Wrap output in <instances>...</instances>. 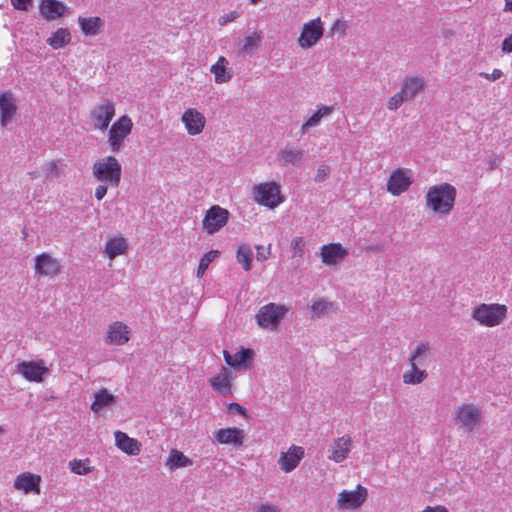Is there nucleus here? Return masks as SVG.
<instances>
[{"label": "nucleus", "instance_id": "40", "mask_svg": "<svg viewBox=\"0 0 512 512\" xmlns=\"http://www.w3.org/2000/svg\"><path fill=\"white\" fill-rule=\"evenodd\" d=\"M68 468L72 473L80 476L88 475L95 470V467L91 465V460L89 458L72 459L68 463Z\"/></svg>", "mask_w": 512, "mask_h": 512}, {"label": "nucleus", "instance_id": "23", "mask_svg": "<svg viewBox=\"0 0 512 512\" xmlns=\"http://www.w3.org/2000/svg\"><path fill=\"white\" fill-rule=\"evenodd\" d=\"M77 23L85 37H96L105 28V20L99 16H79Z\"/></svg>", "mask_w": 512, "mask_h": 512}, {"label": "nucleus", "instance_id": "49", "mask_svg": "<svg viewBox=\"0 0 512 512\" xmlns=\"http://www.w3.org/2000/svg\"><path fill=\"white\" fill-rule=\"evenodd\" d=\"M479 75L486 80L495 81L503 76V72L500 69H494L492 73L481 72Z\"/></svg>", "mask_w": 512, "mask_h": 512}, {"label": "nucleus", "instance_id": "29", "mask_svg": "<svg viewBox=\"0 0 512 512\" xmlns=\"http://www.w3.org/2000/svg\"><path fill=\"white\" fill-rule=\"evenodd\" d=\"M114 438L116 447L127 455L136 456L140 453L141 444L137 439L129 437L122 431H116Z\"/></svg>", "mask_w": 512, "mask_h": 512}, {"label": "nucleus", "instance_id": "7", "mask_svg": "<svg viewBox=\"0 0 512 512\" xmlns=\"http://www.w3.org/2000/svg\"><path fill=\"white\" fill-rule=\"evenodd\" d=\"M116 114V104L111 99H104L97 103L90 110L91 125L95 130L104 131L108 129Z\"/></svg>", "mask_w": 512, "mask_h": 512}, {"label": "nucleus", "instance_id": "35", "mask_svg": "<svg viewBox=\"0 0 512 512\" xmlns=\"http://www.w3.org/2000/svg\"><path fill=\"white\" fill-rule=\"evenodd\" d=\"M66 164L62 159H55L44 163L41 167L44 177L48 181L60 178L63 173Z\"/></svg>", "mask_w": 512, "mask_h": 512}, {"label": "nucleus", "instance_id": "58", "mask_svg": "<svg viewBox=\"0 0 512 512\" xmlns=\"http://www.w3.org/2000/svg\"><path fill=\"white\" fill-rule=\"evenodd\" d=\"M32 180L39 178L40 173L38 171H31L28 173Z\"/></svg>", "mask_w": 512, "mask_h": 512}, {"label": "nucleus", "instance_id": "39", "mask_svg": "<svg viewBox=\"0 0 512 512\" xmlns=\"http://www.w3.org/2000/svg\"><path fill=\"white\" fill-rule=\"evenodd\" d=\"M428 377L426 370L420 366L410 365V369L403 373L402 379L405 384L418 385Z\"/></svg>", "mask_w": 512, "mask_h": 512}, {"label": "nucleus", "instance_id": "56", "mask_svg": "<svg viewBox=\"0 0 512 512\" xmlns=\"http://www.w3.org/2000/svg\"><path fill=\"white\" fill-rule=\"evenodd\" d=\"M420 512H448V510L441 505L437 506H427Z\"/></svg>", "mask_w": 512, "mask_h": 512}, {"label": "nucleus", "instance_id": "3", "mask_svg": "<svg viewBox=\"0 0 512 512\" xmlns=\"http://www.w3.org/2000/svg\"><path fill=\"white\" fill-rule=\"evenodd\" d=\"M508 308L499 303H482L473 308L471 318L480 326L493 328L501 325L507 318Z\"/></svg>", "mask_w": 512, "mask_h": 512}, {"label": "nucleus", "instance_id": "14", "mask_svg": "<svg viewBox=\"0 0 512 512\" xmlns=\"http://www.w3.org/2000/svg\"><path fill=\"white\" fill-rule=\"evenodd\" d=\"M181 122L190 136L201 134L206 126L204 114L195 108L186 109L181 116Z\"/></svg>", "mask_w": 512, "mask_h": 512}, {"label": "nucleus", "instance_id": "34", "mask_svg": "<svg viewBox=\"0 0 512 512\" xmlns=\"http://www.w3.org/2000/svg\"><path fill=\"white\" fill-rule=\"evenodd\" d=\"M16 111V104L11 93H2L0 95V122L3 126L11 121Z\"/></svg>", "mask_w": 512, "mask_h": 512}, {"label": "nucleus", "instance_id": "30", "mask_svg": "<svg viewBox=\"0 0 512 512\" xmlns=\"http://www.w3.org/2000/svg\"><path fill=\"white\" fill-rule=\"evenodd\" d=\"M210 72L214 75L216 84L228 83L233 77L229 61L224 56H220L216 63L210 67Z\"/></svg>", "mask_w": 512, "mask_h": 512}, {"label": "nucleus", "instance_id": "11", "mask_svg": "<svg viewBox=\"0 0 512 512\" xmlns=\"http://www.w3.org/2000/svg\"><path fill=\"white\" fill-rule=\"evenodd\" d=\"M368 490L366 487L358 484L354 490H342L336 501L339 510H357L366 501Z\"/></svg>", "mask_w": 512, "mask_h": 512}, {"label": "nucleus", "instance_id": "46", "mask_svg": "<svg viewBox=\"0 0 512 512\" xmlns=\"http://www.w3.org/2000/svg\"><path fill=\"white\" fill-rule=\"evenodd\" d=\"M255 249L257 252L256 253L257 261L264 262V261L268 260L269 257L271 256V250H272L271 244H269L268 246L256 245Z\"/></svg>", "mask_w": 512, "mask_h": 512}, {"label": "nucleus", "instance_id": "55", "mask_svg": "<svg viewBox=\"0 0 512 512\" xmlns=\"http://www.w3.org/2000/svg\"><path fill=\"white\" fill-rule=\"evenodd\" d=\"M501 48L504 53H512V34L503 40Z\"/></svg>", "mask_w": 512, "mask_h": 512}, {"label": "nucleus", "instance_id": "8", "mask_svg": "<svg viewBox=\"0 0 512 512\" xmlns=\"http://www.w3.org/2000/svg\"><path fill=\"white\" fill-rule=\"evenodd\" d=\"M456 424L467 432L474 431L480 426L482 420V410L479 406L472 403L461 404L454 413Z\"/></svg>", "mask_w": 512, "mask_h": 512}, {"label": "nucleus", "instance_id": "45", "mask_svg": "<svg viewBox=\"0 0 512 512\" xmlns=\"http://www.w3.org/2000/svg\"><path fill=\"white\" fill-rule=\"evenodd\" d=\"M261 40V36L258 33H253L252 35H249L244 38L242 50L243 51H249L252 48L256 47Z\"/></svg>", "mask_w": 512, "mask_h": 512}, {"label": "nucleus", "instance_id": "26", "mask_svg": "<svg viewBox=\"0 0 512 512\" xmlns=\"http://www.w3.org/2000/svg\"><path fill=\"white\" fill-rule=\"evenodd\" d=\"M431 357V345L429 342L419 341L411 351L408 362L410 365L425 367Z\"/></svg>", "mask_w": 512, "mask_h": 512}, {"label": "nucleus", "instance_id": "41", "mask_svg": "<svg viewBox=\"0 0 512 512\" xmlns=\"http://www.w3.org/2000/svg\"><path fill=\"white\" fill-rule=\"evenodd\" d=\"M252 249L247 244H241L236 252V260L242 266L244 271H250L252 268Z\"/></svg>", "mask_w": 512, "mask_h": 512}, {"label": "nucleus", "instance_id": "44", "mask_svg": "<svg viewBox=\"0 0 512 512\" xmlns=\"http://www.w3.org/2000/svg\"><path fill=\"white\" fill-rule=\"evenodd\" d=\"M406 101V98H404L403 94L399 90L387 100L386 107L389 111H396Z\"/></svg>", "mask_w": 512, "mask_h": 512}, {"label": "nucleus", "instance_id": "17", "mask_svg": "<svg viewBox=\"0 0 512 512\" xmlns=\"http://www.w3.org/2000/svg\"><path fill=\"white\" fill-rule=\"evenodd\" d=\"M304 448L297 445H291L286 452H281L278 459L280 469L285 473H290L298 467L304 458Z\"/></svg>", "mask_w": 512, "mask_h": 512}, {"label": "nucleus", "instance_id": "43", "mask_svg": "<svg viewBox=\"0 0 512 512\" xmlns=\"http://www.w3.org/2000/svg\"><path fill=\"white\" fill-rule=\"evenodd\" d=\"M306 242L303 237L296 236L291 240L290 250L292 252V257L295 258H303L305 254Z\"/></svg>", "mask_w": 512, "mask_h": 512}, {"label": "nucleus", "instance_id": "4", "mask_svg": "<svg viewBox=\"0 0 512 512\" xmlns=\"http://www.w3.org/2000/svg\"><path fill=\"white\" fill-rule=\"evenodd\" d=\"M289 312L288 306L270 302L261 306L255 314L257 325L267 331H276Z\"/></svg>", "mask_w": 512, "mask_h": 512}, {"label": "nucleus", "instance_id": "33", "mask_svg": "<svg viewBox=\"0 0 512 512\" xmlns=\"http://www.w3.org/2000/svg\"><path fill=\"white\" fill-rule=\"evenodd\" d=\"M117 397L110 393L107 389L102 388L94 393V399L91 403V410L98 414L105 408H110L115 405Z\"/></svg>", "mask_w": 512, "mask_h": 512}, {"label": "nucleus", "instance_id": "47", "mask_svg": "<svg viewBox=\"0 0 512 512\" xmlns=\"http://www.w3.org/2000/svg\"><path fill=\"white\" fill-rule=\"evenodd\" d=\"M347 27L348 25L346 21L337 19L331 27V33L343 37L346 35Z\"/></svg>", "mask_w": 512, "mask_h": 512}, {"label": "nucleus", "instance_id": "13", "mask_svg": "<svg viewBox=\"0 0 512 512\" xmlns=\"http://www.w3.org/2000/svg\"><path fill=\"white\" fill-rule=\"evenodd\" d=\"M16 372L30 382L41 383L50 374L44 360L21 361L16 365Z\"/></svg>", "mask_w": 512, "mask_h": 512}, {"label": "nucleus", "instance_id": "25", "mask_svg": "<svg viewBox=\"0 0 512 512\" xmlns=\"http://www.w3.org/2000/svg\"><path fill=\"white\" fill-rule=\"evenodd\" d=\"M426 82L421 76H407L403 79L400 91L407 101H413L424 91Z\"/></svg>", "mask_w": 512, "mask_h": 512}, {"label": "nucleus", "instance_id": "59", "mask_svg": "<svg viewBox=\"0 0 512 512\" xmlns=\"http://www.w3.org/2000/svg\"><path fill=\"white\" fill-rule=\"evenodd\" d=\"M260 0H250L251 4H257Z\"/></svg>", "mask_w": 512, "mask_h": 512}, {"label": "nucleus", "instance_id": "50", "mask_svg": "<svg viewBox=\"0 0 512 512\" xmlns=\"http://www.w3.org/2000/svg\"><path fill=\"white\" fill-rule=\"evenodd\" d=\"M239 17V13L236 12V11H231L229 13H226L224 15H222L220 18H219V24L220 25H225L229 22H232L234 21L235 19H237Z\"/></svg>", "mask_w": 512, "mask_h": 512}, {"label": "nucleus", "instance_id": "27", "mask_svg": "<svg viewBox=\"0 0 512 512\" xmlns=\"http://www.w3.org/2000/svg\"><path fill=\"white\" fill-rule=\"evenodd\" d=\"M334 112V106H328L324 104H318L316 111L302 124L301 134L305 135L311 128H315L321 124L324 118L332 115Z\"/></svg>", "mask_w": 512, "mask_h": 512}, {"label": "nucleus", "instance_id": "38", "mask_svg": "<svg viewBox=\"0 0 512 512\" xmlns=\"http://www.w3.org/2000/svg\"><path fill=\"white\" fill-rule=\"evenodd\" d=\"M53 49H61L71 42V33L67 28H58L46 40Z\"/></svg>", "mask_w": 512, "mask_h": 512}, {"label": "nucleus", "instance_id": "16", "mask_svg": "<svg viewBox=\"0 0 512 512\" xmlns=\"http://www.w3.org/2000/svg\"><path fill=\"white\" fill-rule=\"evenodd\" d=\"M235 377L232 371L222 366L219 373L210 378L209 383L214 391L226 397L232 394V382Z\"/></svg>", "mask_w": 512, "mask_h": 512}, {"label": "nucleus", "instance_id": "28", "mask_svg": "<svg viewBox=\"0 0 512 512\" xmlns=\"http://www.w3.org/2000/svg\"><path fill=\"white\" fill-rule=\"evenodd\" d=\"M40 481L41 478L38 475L24 472L17 476L14 482V487L17 490H21L25 493L34 492L39 494L40 493Z\"/></svg>", "mask_w": 512, "mask_h": 512}, {"label": "nucleus", "instance_id": "53", "mask_svg": "<svg viewBox=\"0 0 512 512\" xmlns=\"http://www.w3.org/2000/svg\"><path fill=\"white\" fill-rule=\"evenodd\" d=\"M31 3V0H11L12 6L17 10L26 11Z\"/></svg>", "mask_w": 512, "mask_h": 512}, {"label": "nucleus", "instance_id": "10", "mask_svg": "<svg viewBox=\"0 0 512 512\" xmlns=\"http://www.w3.org/2000/svg\"><path fill=\"white\" fill-rule=\"evenodd\" d=\"M413 182L414 172L411 169L395 168L387 179L386 190L392 196H400L409 190Z\"/></svg>", "mask_w": 512, "mask_h": 512}, {"label": "nucleus", "instance_id": "60", "mask_svg": "<svg viewBox=\"0 0 512 512\" xmlns=\"http://www.w3.org/2000/svg\"><path fill=\"white\" fill-rule=\"evenodd\" d=\"M3 432V428L0 426V434Z\"/></svg>", "mask_w": 512, "mask_h": 512}, {"label": "nucleus", "instance_id": "18", "mask_svg": "<svg viewBox=\"0 0 512 512\" xmlns=\"http://www.w3.org/2000/svg\"><path fill=\"white\" fill-rule=\"evenodd\" d=\"M59 261L48 253H42L35 258V274L39 277H53L60 272Z\"/></svg>", "mask_w": 512, "mask_h": 512}, {"label": "nucleus", "instance_id": "36", "mask_svg": "<svg viewBox=\"0 0 512 512\" xmlns=\"http://www.w3.org/2000/svg\"><path fill=\"white\" fill-rule=\"evenodd\" d=\"M335 303L326 299L319 298L310 305L311 317L322 318L335 311Z\"/></svg>", "mask_w": 512, "mask_h": 512}, {"label": "nucleus", "instance_id": "42", "mask_svg": "<svg viewBox=\"0 0 512 512\" xmlns=\"http://www.w3.org/2000/svg\"><path fill=\"white\" fill-rule=\"evenodd\" d=\"M219 255V251L218 250H211L207 253H205L201 259H200V262H199V265H198V268H197V273H196V276L198 278H201L206 270L208 269L210 263L216 259Z\"/></svg>", "mask_w": 512, "mask_h": 512}, {"label": "nucleus", "instance_id": "12", "mask_svg": "<svg viewBox=\"0 0 512 512\" xmlns=\"http://www.w3.org/2000/svg\"><path fill=\"white\" fill-rule=\"evenodd\" d=\"M228 220V210L219 205H213L204 215L202 228L207 234L213 235L220 231L227 224Z\"/></svg>", "mask_w": 512, "mask_h": 512}, {"label": "nucleus", "instance_id": "32", "mask_svg": "<svg viewBox=\"0 0 512 512\" xmlns=\"http://www.w3.org/2000/svg\"><path fill=\"white\" fill-rule=\"evenodd\" d=\"M128 251V242L122 236H114L109 238L104 247V254L109 260H114L116 257L125 255Z\"/></svg>", "mask_w": 512, "mask_h": 512}, {"label": "nucleus", "instance_id": "20", "mask_svg": "<svg viewBox=\"0 0 512 512\" xmlns=\"http://www.w3.org/2000/svg\"><path fill=\"white\" fill-rule=\"evenodd\" d=\"M130 328L121 321L111 323L106 332L105 342L110 345L121 346L130 340Z\"/></svg>", "mask_w": 512, "mask_h": 512}, {"label": "nucleus", "instance_id": "57", "mask_svg": "<svg viewBox=\"0 0 512 512\" xmlns=\"http://www.w3.org/2000/svg\"><path fill=\"white\" fill-rule=\"evenodd\" d=\"M505 10L512 12V0L505 1Z\"/></svg>", "mask_w": 512, "mask_h": 512}, {"label": "nucleus", "instance_id": "24", "mask_svg": "<svg viewBox=\"0 0 512 512\" xmlns=\"http://www.w3.org/2000/svg\"><path fill=\"white\" fill-rule=\"evenodd\" d=\"M277 160L282 167H300L305 161V152L300 148L286 146L278 152Z\"/></svg>", "mask_w": 512, "mask_h": 512}, {"label": "nucleus", "instance_id": "5", "mask_svg": "<svg viewBox=\"0 0 512 512\" xmlns=\"http://www.w3.org/2000/svg\"><path fill=\"white\" fill-rule=\"evenodd\" d=\"M253 199L259 205L275 209L284 202L280 185L275 182H264L254 186Z\"/></svg>", "mask_w": 512, "mask_h": 512}, {"label": "nucleus", "instance_id": "31", "mask_svg": "<svg viewBox=\"0 0 512 512\" xmlns=\"http://www.w3.org/2000/svg\"><path fill=\"white\" fill-rule=\"evenodd\" d=\"M40 12L45 19L51 21L64 16L67 7L58 0H43L40 4Z\"/></svg>", "mask_w": 512, "mask_h": 512}, {"label": "nucleus", "instance_id": "6", "mask_svg": "<svg viewBox=\"0 0 512 512\" xmlns=\"http://www.w3.org/2000/svg\"><path fill=\"white\" fill-rule=\"evenodd\" d=\"M133 121L128 115L120 116L108 130V145L112 152H119L133 130Z\"/></svg>", "mask_w": 512, "mask_h": 512}, {"label": "nucleus", "instance_id": "1", "mask_svg": "<svg viewBox=\"0 0 512 512\" xmlns=\"http://www.w3.org/2000/svg\"><path fill=\"white\" fill-rule=\"evenodd\" d=\"M456 188L447 182L430 186L425 193V208L439 219H446L454 210Z\"/></svg>", "mask_w": 512, "mask_h": 512}, {"label": "nucleus", "instance_id": "22", "mask_svg": "<svg viewBox=\"0 0 512 512\" xmlns=\"http://www.w3.org/2000/svg\"><path fill=\"white\" fill-rule=\"evenodd\" d=\"M214 438L219 444L239 448L244 444L245 432L237 427L221 428L215 432Z\"/></svg>", "mask_w": 512, "mask_h": 512}, {"label": "nucleus", "instance_id": "2", "mask_svg": "<svg viewBox=\"0 0 512 512\" xmlns=\"http://www.w3.org/2000/svg\"><path fill=\"white\" fill-rule=\"evenodd\" d=\"M92 175L99 183L117 188L121 181L122 166L114 156H105L92 165Z\"/></svg>", "mask_w": 512, "mask_h": 512}, {"label": "nucleus", "instance_id": "9", "mask_svg": "<svg viewBox=\"0 0 512 512\" xmlns=\"http://www.w3.org/2000/svg\"><path fill=\"white\" fill-rule=\"evenodd\" d=\"M324 35V23L320 17L311 19L302 25L297 44L303 50H308L317 45Z\"/></svg>", "mask_w": 512, "mask_h": 512}, {"label": "nucleus", "instance_id": "51", "mask_svg": "<svg viewBox=\"0 0 512 512\" xmlns=\"http://www.w3.org/2000/svg\"><path fill=\"white\" fill-rule=\"evenodd\" d=\"M256 512H281V510L277 505L262 503L257 507Z\"/></svg>", "mask_w": 512, "mask_h": 512}, {"label": "nucleus", "instance_id": "48", "mask_svg": "<svg viewBox=\"0 0 512 512\" xmlns=\"http://www.w3.org/2000/svg\"><path fill=\"white\" fill-rule=\"evenodd\" d=\"M329 174H330V167L328 165L322 164L317 169L315 181L322 182L327 178V176Z\"/></svg>", "mask_w": 512, "mask_h": 512}, {"label": "nucleus", "instance_id": "52", "mask_svg": "<svg viewBox=\"0 0 512 512\" xmlns=\"http://www.w3.org/2000/svg\"><path fill=\"white\" fill-rule=\"evenodd\" d=\"M108 186L109 185H107L105 183H100L96 187V189H95V198L97 200L100 201V200H102L105 197V195L107 194Z\"/></svg>", "mask_w": 512, "mask_h": 512}, {"label": "nucleus", "instance_id": "19", "mask_svg": "<svg viewBox=\"0 0 512 512\" xmlns=\"http://www.w3.org/2000/svg\"><path fill=\"white\" fill-rule=\"evenodd\" d=\"M347 255L348 250L340 243L326 244L320 249L321 260L327 266H336L340 264Z\"/></svg>", "mask_w": 512, "mask_h": 512}, {"label": "nucleus", "instance_id": "15", "mask_svg": "<svg viewBox=\"0 0 512 512\" xmlns=\"http://www.w3.org/2000/svg\"><path fill=\"white\" fill-rule=\"evenodd\" d=\"M352 438L343 435L333 440L328 449L327 458L335 463L344 462L352 450Z\"/></svg>", "mask_w": 512, "mask_h": 512}, {"label": "nucleus", "instance_id": "54", "mask_svg": "<svg viewBox=\"0 0 512 512\" xmlns=\"http://www.w3.org/2000/svg\"><path fill=\"white\" fill-rule=\"evenodd\" d=\"M228 411L231 413H238L245 417L247 416L246 409L243 406H241L240 404L235 403V402H232L228 405Z\"/></svg>", "mask_w": 512, "mask_h": 512}, {"label": "nucleus", "instance_id": "21", "mask_svg": "<svg viewBox=\"0 0 512 512\" xmlns=\"http://www.w3.org/2000/svg\"><path fill=\"white\" fill-rule=\"evenodd\" d=\"M254 352L249 348H241L235 353L223 351V357L227 365L235 370L247 369L250 367Z\"/></svg>", "mask_w": 512, "mask_h": 512}, {"label": "nucleus", "instance_id": "37", "mask_svg": "<svg viewBox=\"0 0 512 512\" xmlns=\"http://www.w3.org/2000/svg\"><path fill=\"white\" fill-rule=\"evenodd\" d=\"M166 467L173 471L179 468H184L192 465V460L184 455L183 452L172 449L165 463Z\"/></svg>", "mask_w": 512, "mask_h": 512}]
</instances>
